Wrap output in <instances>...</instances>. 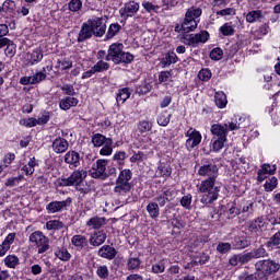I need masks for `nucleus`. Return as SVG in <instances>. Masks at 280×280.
Here are the masks:
<instances>
[{
  "label": "nucleus",
  "mask_w": 280,
  "mask_h": 280,
  "mask_svg": "<svg viewBox=\"0 0 280 280\" xmlns=\"http://www.w3.org/2000/svg\"><path fill=\"white\" fill-rule=\"evenodd\" d=\"M218 179H203L197 185L198 194H202L201 205H213L220 197V187L215 186Z\"/></svg>",
  "instance_id": "nucleus-1"
},
{
  "label": "nucleus",
  "mask_w": 280,
  "mask_h": 280,
  "mask_svg": "<svg viewBox=\"0 0 280 280\" xmlns=\"http://www.w3.org/2000/svg\"><path fill=\"white\" fill-rule=\"evenodd\" d=\"M105 60L114 62V65H130L135 60V56L124 51V44L115 43L108 48Z\"/></svg>",
  "instance_id": "nucleus-2"
},
{
  "label": "nucleus",
  "mask_w": 280,
  "mask_h": 280,
  "mask_svg": "<svg viewBox=\"0 0 280 280\" xmlns=\"http://www.w3.org/2000/svg\"><path fill=\"white\" fill-rule=\"evenodd\" d=\"M130 180H132V171L129 168L120 171L114 187L115 196L118 198H126V196L132 191V184Z\"/></svg>",
  "instance_id": "nucleus-3"
},
{
  "label": "nucleus",
  "mask_w": 280,
  "mask_h": 280,
  "mask_svg": "<svg viewBox=\"0 0 280 280\" xmlns=\"http://www.w3.org/2000/svg\"><path fill=\"white\" fill-rule=\"evenodd\" d=\"M202 16V9L191 7L187 10L185 14L184 22L182 23V30L185 34H189V32H194L198 27V19Z\"/></svg>",
  "instance_id": "nucleus-4"
},
{
  "label": "nucleus",
  "mask_w": 280,
  "mask_h": 280,
  "mask_svg": "<svg viewBox=\"0 0 280 280\" xmlns=\"http://www.w3.org/2000/svg\"><path fill=\"white\" fill-rule=\"evenodd\" d=\"M255 268L259 273L260 280H268V277H270V275H275V272H279L280 264L270 259L258 260L255 264Z\"/></svg>",
  "instance_id": "nucleus-5"
},
{
  "label": "nucleus",
  "mask_w": 280,
  "mask_h": 280,
  "mask_svg": "<svg viewBox=\"0 0 280 280\" xmlns=\"http://www.w3.org/2000/svg\"><path fill=\"white\" fill-rule=\"evenodd\" d=\"M28 242L37 248L38 255H43L49 250V237L45 236L42 231H35L28 236Z\"/></svg>",
  "instance_id": "nucleus-6"
},
{
  "label": "nucleus",
  "mask_w": 280,
  "mask_h": 280,
  "mask_svg": "<svg viewBox=\"0 0 280 280\" xmlns=\"http://www.w3.org/2000/svg\"><path fill=\"white\" fill-rule=\"evenodd\" d=\"M88 173L84 168L74 171L68 178H61L58 180L59 187H73L81 185L86 178Z\"/></svg>",
  "instance_id": "nucleus-7"
},
{
  "label": "nucleus",
  "mask_w": 280,
  "mask_h": 280,
  "mask_svg": "<svg viewBox=\"0 0 280 280\" xmlns=\"http://www.w3.org/2000/svg\"><path fill=\"white\" fill-rule=\"evenodd\" d=\"M106 167H108V160L100 159L97 160L90 172L92 178H102V180H106L108 178V173L106 172Z\"/></svg>",
  "instance_id": "nucleus-8"
},
{
  "label": "nucleus",
  "mask_w": 280,
  "mask_h": 280,
  "mask_svg": "<svg viewBox=\"0 0 280 280\" xmlns=\"http://www.w3.org/2000/svg\"><path fill=\"white\" fill-rule=\"evenodd\" d=\"M72 203L73 199L71 197H68L62 201H51L46 206V211L49 214L62 213V211H67Z\"/></svg>",
  "instance_id": "nucleus-9"
},
{
  "label": "nucleus",
  "mask_w": 280,
  "mask_h": 280,
  "mask_svg": "<svg viewBox=\"0 0 280 280\" xmlns=\"http://www.w3.org/2000/svg\"><path fill=\"white\" fill-rule=\"evenodd\" d=\"M219 174L218 165L214 163L208 162L198 168V175L206 179H218Z\"/></svg>",
  "instance_id": "nucleus-10"
},
{
  "label": "nucleus",
  "mask_w": 280,
  "mask_h": 280,
  "mask_svg": "<svg viewBox=\"0 0 280 280\" xmlns=\"http://www.w3.org/2000/svg\"><path fill=\"white\" fill-rule=\"evenodd\" d=\"M209 40V32L203 31L197 34L184 35L183 43L190 47H196L198 43H207Z\"/></svg>",
  "instance_id": "nucleus-11"
},
{
  "label": "nucleus",
  "mask_w": 280,
  "mask_h": 280,
  "mask_svg": "<svg viewBox=\"0 0 280 280\" xmlns=\"http://www.w3.org/2000/svg\"><path fill=\"white\" fill-rule=\"evenodd\" d=\"M89 25L92 30L93 36L102 38L106 34V22L102 18H94L89 20Z\"/></svg>",
  "instance_id": "nucleus-12"
},
{
  "label": "nucleus",
  "mask_w": 280,
  "mask_h": 280,
  "mask_svg": "<svg viewBox=\"0 0 280 280\" xmlns=\"http://www.w3.org/2000/svg\"><path fill=\"white\" fill-rule=\"evenodd\" d=\"M185 137H187V140H186L187 150H194V148H196L197 145H200L202 141V135H200V131L194 128H189L185 133Z\"/></svg>",
  "instance_id": "nucleus-13"
},
{
  "label": "nucleus",
  "mask_w": 280,
  "mask_h": 280,
  "mask_svg": "<svg viewBox=\"0 0 280 280\" xmlns=\"http://www.w3.org/2000/svg\"><path fill=\"white\" fill-rule=\"evenodd\" d=\"M266 229H268V224L261 217H258L248 225V231L253 237H259V235H261Z\"/></svg>",
  "instance_id": "nucleus-14"
},
{
  "label": "nucleus",
  "mask_w": 280,
  "mask_h": 280,
  "mask_svg": "<svg viewBox=\"0 0 280 280\" xmlns=\"http://www.w3.org/2000/svg\"><path fill=\"white\" fill-rule=\"evenodd\" d=\"M137 12H139V2L136 1L126 2L124 8L119 9V14L125 21L135 16Z\"/></svg>",
  "instance_id": "nucleus-15"
},
{
  "label": "nucleus",
  "mask_w": 280,
  "mask_h": 280,
  "mask_svg": "<svg viewBox=\"0 0 280 280\" xmlns=\"http://www.w3.org/2000/svg\"><path fill=\"white\" fill-rule=\"evenodd\" d=\"M211 133L215 139H226L229 135V125L214 124L211 126Z\"/></svg>",
  "instance_id": "nucleus-16"
},
{
  "label": "nucleus",
  "mask_w": 280,
  "mask_h": 280,
  "mask_svg": "<svg viewBox=\"0 0 280 280\" xmlns=\"http://www.w3.org/2000/svg\"><path fill=\"white\" fill-rule=\"evenodd\" d=\"M93 37V31L91 28V24H89V20L84 22L81 26V30L78 35V43H84V40H89V38Z\"/></svg>",
  "instance_id": "nucleus-17"
},
{
  "label": "nucleus",
  "mask_w": 280,
  "mask_h": 280,
  "mask_svg": "<svg viewBox=\"0 0 280 280\" xmlns=\"http://www.w3.org/2000/svg\"><path fill=\"white\" fill-rule=\"evenodd\" d=\"M80 161H82V158L77 151H69L65 155V163L70 165V167H80Z\"/></svg>",
  "instance_id": "nucleus-18"
},
{
  "label": "nucleus",
  "mask_w": 280,
  "mask_h": 280,
  "mask_svg": "<svg viewBox=\"0 0 280 280\" xmlns=\"http://www.w3.org/2000/svg\"><path fill=\"white\" fill-rule=\"evenodd\" d=\"M54 253L60 261H69L71 259V253L62 245H60V241L57 242V245L54 246Z\"/></svg>",
  "instance_id": "nucleus-19"
},
{
  "label": "nucleus",
  "mask_w": 280,
  "mask_h": 280,
  "mask_svg": "<svg viewBox=\"0 0 280 280\" xmlns=\"http://www.w3.org/2000/svg\"><path fill=\"white\" fill-rule=\"evenodd\" d=\"M52 150L56 154H62L69 150V141L65 138H57L52 141Z\"/></svg>",
  "instance_id": "nucleus-20"
},
{
  "label": "nucleus",
  "mask_w": 280,
  "mask_h": 280,
  "mask_svg": "<svg viewBox=\"0 0 280 280\" xmlns=\"http://www.w3.org/2000/svg\"><path fill=\"white\" fill-rule=\"evenodd\" d=\"M27 66L33 67V65H38L43 60V50L40 48H36L32 52L26 54Z\"/></svg>",
  "instance_id": "nucleus-21"
},
{
  "label": "nucleus",
  "mask_w": 280,
  "mask_h": 280,
  "mask_svg": "<svg viewBox=\"0 0 280 280\" xmlns=\"http://www.w3.org/2000/svg\"><path fill=\"white\" fill-rule=\"evenodd\" d=\"M275 172H277V166L276 165H270V164H264L261 166V170L258 171V176H257V180L259 183H264L265 178H268V174L272 175L275 174Z\"/></svg>",
  "instance_id": "nucleus-22"
},
{
  "label": "nucleus",
  "mask_w": 280,
  "mask_h": 280,
  "mask_svg": "<svg viewBox=\"0 0 280 280\" xmlns=\"http://www.w3.org/2000/svg\"><path fill=\"white\" fill-rule=\"evenodd\" d=\"M98 256L103 257V259H115L117 249L110 245H104L98 249Z\"/></svg>",
  "instance_id": "nucleus-23"
},
{
  "label": "nucleus",
  "mask_w": 280,
  "mask_h": 280,
  "mask_svg": "<svg viewBox=\"0 0 280 280\" xmlns=\"http://www.w3.org/2000/svg\"><path fill=\"white\" fill-rule=\"evenodd\" d=\"M16 237L15 233H10L8 236L4 238L2 244H0V257H3L5 253L10 250V246L14 244V238Z\"/></svg>",
  "instance_id": "nucleus-24"
},
{
  "label": "nucleus",
  "mask_w": 280,
  "mask_h": 280,
  "mask_svg": "<svg viewBox=\"0 0 280 280\" xmlns=\"http://www.w3.org/2000/svg\"><path fill=\"white\" fill-rule=\"evenodd\" d=\"M106 233L104 231H98L95 232L91 237H90V244L91 246H102L104 242H106Z\"/></svg>",
  "instance_id": "nucleus-25"
},
{
  "label": "nucleus",
  "mask_w": 280,
  "mask_h": 280,
  "mask_svg": "<svg viewBox=\"0 0 280 280\" xmlns=\"http://www.w3.org/2000/svg\"><path fill=\"white\" fill-rule=\"evenodd\" d=\"M106 224V218L104 217H93L90 220L86 221V226H90L91 229H102Z\"/></svg>",
  "instance_id": "nucleus-26"
},
{
  "label": "nucleus",
  "mask_w": 280,
  "mask_h": 280,
  "mask_svg": "<svg viewBox=\"0 0 280 280\" xmlns=\"http://www.w3.org/2000/svg\"><path fill=\"white\" fill-rule=\"evenodd\" d=\"M262 18H264V12L261 10L249 11L246 14V22L247 23H257V22L261 21Z\"/></svg>",
  "instance_id": "nucleus-27"
},
{
  "label": "nucleus",
  "mask_w": 280,
  "mask_h": 280,
  "mask_svg": "<svg viewBox=\"0 0 280 280\" xmlns=\"http://www.w3.org/2000/svg\"><path fill=\"white\" fill-rule=\"evenodd\" d=\"M110 139L112 138H106V136L102 133H94L92 136V143L94 148H102V145L106 144Z\"/></svg>",
  "instance_id": "nucleus-28"
},
{
  "label": "nucleus",
  "mask_w": 280,
  "mask_h": 280,
  "mask_svg": "<svg viewBox=\"0 0 280 280\" xmlns=\"http://www.w3.org/2000/svg\"><path fill=\"white\" fill-rule=\"evenodd\" d=\"M59 106H60L61 110H69V108H71V106H78V98H75L73 96H68L60 101Z\"/></svg>",
  "instance_id": "nucleus-29"
},
{
  "label": "nucleus",
  "mask_w": 280,
  "mask_h": 280,
  "mask_svg": "<svg viewBox=\"0 0 280 280\" xmlns=\"http://www.w3.org/2000/svg\"><path fill=\"white\" fill-rule=\"evenodd\" d=\"M71 243L75 248H84L89 244V240H86V236L78 234L72 236Z\"/></svg>",
  "instance_id": "nucleus-30"
},
{
  "label": "nucleus",
  "mask_w": 280,
  "mask_h": 280,
  "mask_svg": "<svg viewBox=\"0 0 280 280\" xmlns=\"http://www.w3.org/2000/svg\"><path fill=\"white\" fill-rule=\"evenodd\" d=\"M129 98H130V89L122 88V89L118 90V93L116 95L117 104H124Z\"/></svg>",
  "instance_id": "nucleus-31"
},
{
  "label": "nucleus",
  "mask_w": 280,
  "mask_h": 280,
  "mask_svg": "<svg viewBox=\"0 0 280 280\" xmlns=\"http://www.w3.org/2000/svg\"><path fill=\"white\" fill-rule=\"evenodd\" d=\"M147 211H148L150 218H152V220H156V218H159V215H161V210L159 208V203H156V202H150L147 206Z\"/></svg>",
  "instance_id": "nucleus-32"
},
{
  "label": "nucleus",
  "mask_w": 280,
  "mask_h": 280,
  "mask_svg": "<svg viewBox=\"0 0 280 280\" xmlns=\"http://www.w3.org/2000/svg\"><path fill=\"white\" fill-rule=\"evenodd\" d=\"M15 10H16V3L12 0H7L3 2L0 9V12H4L5 14H10V16H12Z\"/></svg>",
  "instance_id": "nucleus-33"
},
{
  "label": "nucleus",
  "mask_w": 280,
  "mask_h": 280,
  "mask_svg": "<svg viewBox=\"0 0 280 280\" xmlns=\"http://www.w3.org/2000/svg\"><path fill=\"white\" fill-rule=\"evenodd\" d=\"M266 246L271 250H273V248H280V232H276L273 235H271L266 243Z\"/></svg>",
  "instance_id": "nucleus-34"
},
{
  "label": "nucleus",
  "mask_w": 280,
  "mask_h": 280,
  "mask_svg": "<svg viewBox=\"0 0 280 280\" xmlns=\"http://www.w3.org/2000/svg\"><path fill=\"white\" fill-rule=\"evenodd\" d=\"M214 102L218 108H225L226 104H229V101L226 100V94H224V92H217L214 94Z\"/></svg>",
  "instance_id": "nucleus-35"
},
{
  "label": "nucleus",
  "mask_w": 280,
  "mask_h": 280,
  "mask_svg": "<svg viewBox=\"0 0 280 280\" xmlns=\"http://www.w3.org/2000/svg\"><path fill=\"white\" fill-rule=\"evenodd\" d=\"M139 268H141V259L138 257H130L127 260V270H129V272H135V270H139Z\"/></svg>",
  "instance_id": "nucleus-36"
},
{
  "label": "nucleus",
  "mask_w": 280,
  "mask_h": 280,
  "mask_svg": "<svg viewBox=\"0 0 280 280\" xmlns=\"http://www.w3.org/2000/svg\"><path fill=\"white\" fill-rule=\"evenodd\" d=\"M119 32H121V25L119 23L110 24L106 33V39L110 40V38H115V35L119 34Z\"/></svg>",
  "instance_id": "nucleus-37"
},
{
  "label": "nucleus",
  "mask_w": 280,
  "mask_h": 280,
  "mask_svg": "<svg viewBox=\"0 0 280 280\" xmlns=\"http://www.w3.org/2000/svg\"><path fill=\"white\" fill-rule=\"evenodd\" d=\"M178 62V56H176L175 52H168L165 55V57L162 59V65L164 67H170V65H174Z\"/></svg>",
  "instance_id": "nucleus-38"
},
{
  "label": "nucleus",
  "mask_w": 280,
  "mask_h": 280,
  "mask_svg": "<svg viewBox=\"0 0 280 280\" xmlns=\"http://www.w3.org/2000/svg\"><path fill=\"white\" fill-rule=\"evenodd\" d=\"M65 228V223L59 220H50L46 223V229L48 231H60V229Z\"/></svg>",
  "instance_id": "nucleus-39"
},
{
  "label": "nucleus",
  "mask_w": 280,
  "mask_h": 280,
  "mask_svg": "<svg viewBox=\"0 0 280 280\" xmlns=\"http://www.w3.org/2000/svg\"><path fill=\"white\" fill-rule=\"evenodd\" d=\"M92 69L94 70V73H102L104 71H108V69H110V65L106 61L100 60L92 67Z\"/></svg>",
  "instance_id": "nucleus-40"
},
{
  "label": "nucleus",
  "mask_w": 280,
  "mask_h": 280,
  "mask_svg": "<svg viewBox=\"0 0 280 280\" xmlns=\"http://www.w3.org/2000/svg\"><path fill=\"white\" fill-rule=\"evenodd\" d=\"M101 156H110L113 154V139L107 140L106 144L100 150Z\"/></svg>",
  "instance_id": "nucleus-41"
},
{
  "label": "nucleus",
  "mask_w": 280,
  "mask_h": 280,
  "mask_svg": "<svg viewBox=\"0 0 280 280\" xmlns=\"http://www.w3.org/2000/svg\"><path fill=\"white\" fill-rule=\"evenodd\" d=\"M4 266L7 268H16L19 266V257L15 255H9L4 258Z\"/></svg>",
  "instance_id": "nucleus-42"
},
{
  "label": "nucleus",
  "mask_w": 280,
  "mask_h": 280,
  "mask_svg": "<svg viewBox=\"0 0 280 280\" xmlns=\"http://www.w3.org/2000/svg\"><path fill=\"white\" fill-rule=\"evenodd\" d=\"M224 143H226V139L213 137V139H212L213 152H220V150H222V148H224Z\"/></svg>",
  "instance_id": "nucleus-43"
},
{
  "label": "nucleus",
  "mask_w": 280,
  "mask_h": 280,
  "mask_svg": "<svg viewBox=\"0 0 280 280\" xmlns=\"http://www.w3.org/2000/svg\"><path fill=\"white\" fill-rule=\"evenodd\" d=\"M249 253L252 255V259H260V257H267L268 256V252H266V248H264V246H260L256 249H253Z\"/></svg>",
  "instance_id": "nucleus-44"
},
{
  "label": "nucleus",
  "mask_w": 280,
  "mask_h": 280,
  "mask_svg": "<svg viewBox=\"0 0 280 280\" xmlns=\"http://www.w3.org/2000/svg\"><path fill=\"white\" fill-rule=\"evenodd\" d=\"M220 32L223 36H233V34H235V28H233L232 23H225L220 27Z\"/></svg>",
  "instance_id": "nucleus-45"
},
{
  "label": "nucleus",
  "mask_w": 280,
  "mask_h": 280,
  "mask_svg": "<svg viewBox=\"0 0 280 280\" xmlns=\"http://www.w3.org/2000/svg\"><path fill=\"white\" fill-rule=\"evenodd\" d=\"M138 130L141 135H145V132H150L152 130V122L149 120H141L138 125Z\"/></svg>",
  "instance_id": "nucleus-46"
},
{
  "label": "nucleus",
  "mask_w": 280,
  "mask_h": 280,
  "mask_svg": "<svg viewBox=\"0 0 280 280\" xmlns=\"http://www.w3.org/2000/svg\"><path fill=\"white\" fill-rule=\"evenodd\" d=\"M71 67H73V61H71L70 59L57 61V69H59L60 71H67V69H71Z\"/></svg>",
  "instance_id": "nucleus-47"
},
{
  "label": "nucleus",
  "mask_w": 280,
  "mask_h": 280,
  "mask_svg": "<svg viewBox=\"0 0 280 280\" xmlns=\"http://www.w3.org/2000/svg\"><path fill=\"white\" fill-rule=\"evenodd\" d=\"M4 54L8 58H14V56H16V44H14V42H10L7 45V48L4 50Z\"/></svg>",
  "instance_id": "nucleus-48"
},
{
  "label": "nucleus",
  "mask_w": 280,
  "mask_h": 280,
  "mask_svg": "<svg viewBox=\"0 0 280 280\" xmlns=\"http://www.w3.org/2000/svg\"><path fill=\"white\" fill-rule=\"evenodd\" d=\"M68 5L70 12H80L82 10V0H71Z\"/></svg>",
  "instance_id": "nucleus-49"
},
{
  "label": "nucleus",
  "mask_w": 280,
  "mask_h": 280,
  "mask_svg": "<svg viewBox=\"0 0 280 280\" xmlns=\"http://www.w3.org/2000/svg\"><path fill=\"white\" fill-rule=\"evenodd\" d=\"M277 185H278V179H277V177H271L270 179H268V180L265 183V190H266V191H272L273 189L277 188Z\"/></svg>",
  "instance_id": "nucleus-50"
},
{
  "label": "nucleus",
  "mask_w": 280,
  "mask_h": 280,
  "mask_svg": "<svg viewBox=\"0 0 280 280\" xmlns=\"http://www.w3.org/2000/svg\"><path fill=\"white\" fill-rule=\"evenodd\" d=\"M159 176H164V178H167L172 176V168L170 166L161 165L158 168Z\"/></svg>",
  "instance_id": "nucleus-51"
},
{
  "label": "nucleus",
  "mask_w": 280,
  "mask_h": 280,
  "mask_svg": "<svg viewBox=\"0 0 280 280\" xmlns=\"http://www.w3.org/2000/svg\"><path fill=\"white\" fill-rule=\"evenodd\" d=\"M152 272L154 275H161L162 272H165V262L163 261L155 262L152 266Z\"/></svg>",
  "instance_id": "nucleus-52"
},
{
  "label": "nucleus",
  "mask_w": 280,
  "mask_h": 280,
  "mask_svg": "<svg viewBox=\"0 0 280 280\" xmlns=\"http://www.w3.org/2000/svg\"><path fill=\"white\" fill-rule=\"evenodd\" d=\"M20 125L26 128H34V126H38V121L36 118L21 119Z\"/></svg>",
  "instance_id": "nucleus-53"
},
{
  "label": "nucleus",
  "mask_w": 280,
  "mask_h": 280,
  "mask_svg": "<svg viewBox=\"0 0 280 280\" xmlns=\"http://www.w3.org/2000/svg\"><path fill=\"white\" fill-rule=\"evenodd\" d=\"M222 56H224V51L221 48H214L210 52L211 60H222Z\"/></svg>",
  "instance_id": "nucleus-54"
},
{
  "label": "nucleus",
  "mask_w": 280,
  "mask_h": 280,
  "mask_svg": "<svg viewBox=\"0 0 280 280\" xmlns=\"http://www.w3.org/2000/svg\"><path fill=\"white\" fill-rule=\"evenodd\" d=\"M47 79V74L45 72H37L34 75H32V83L33 84H40L43 80Z\"/></svg>",
  "instance_id": "nucleus-55"
},
{
  "label": "nucleus",
  "mask_w": 280,
  "mask_h": 280,
  "mask_svg": "<svg viewBox=\"0 0 280 280\" xmlns=\"http://www.w3.org/2000/svg\"><path fill=\"white\" fill-rule=\"evenodd\" d=\"M218 253L221 255H226L229 250H231V244L230 243H219L217 246Z\"/></svg>",
  "instance_id": "nucleus-56"
},
{
  "label": "nucleus",
  "mask_w": 280,
  "mask_h": 280,
  "mask_svg": "<svg viewBox=\"0 0 280 280\" xmlns=\"http://www.w3.org/2000/svg\"><path fill=\"white\" fill-rule=\"evenodd\" d=\"M199 80H202V82H208V80H211V70L209 69H202L198 73Z\"/></svg>",
  "instance_id": "nucleus-57"
},
{
  "label": "nucleus",
  "mask_w": 280,
  "mask_h": 280,
  "mask_svg": "<svg viewBox=\"0 0 280 280\" xmlns=\"http://www.w3.org/2000/svg\"><path fill=\"white\" fill-rule=\"evenodd\" d=\"M96 275L97 277H100V279H106L109 275L108 267L106 266L97 267Z\"/></svg>",
  "instance_id": "nucleus-58"
},
{
  "label": "nucleus",
  "mask_w": 280,
  "mask_h": 280,
  "mask_svg": "<svg viewBox=\"0 0 280 280\" xmlns=\"http://www.w3.org/2000/svg\"><path fill=\"white\" fill-rule=\"evenodd\" d=\"M217 16H235V9L226 8V9L217 11Z\"/></svg>",
  "instance_id": "nucleus-59"
},
{
  "label": "nucleus",
  "mask_w": 280,
  "mask_h": 280,
  "mask_svg": "<svg viewBox=\"0 0 280 280\" xmlns=\"http://www.w3.org/2000/svg\"><path fill=\"white\" fill-rule=\"evenodd\" d=\"M152 85H150V83H142L137 88V93H139V95H147V93H150Z\"/></svg>",
  "instance_id": "nucleus-60"
},
{
  "label": "nucleus",
  "mask_w": 280,
  "mask_h": 280,
  "mask_svg": "<svg viewBox=\"0 0 280 280\" xmlns=\"http://www.w3.org/2000/svg\"><path fill=\"white\" fill-rule=\"evenodd\" d=\"M113 160L116 161L119 165H124V161H126V152L119 151L115 153Z\"/></svg>",
  "instance_id": "nucleus-61"
},
{
  "label": "nucleus",
  "mask_w": 280,
  "mask_h": 280,
  "mask_svg": "<svg viewBox=\"0 0 280 280\" xmlns=\"http://www.w3.org/2000/svg\"><path fill=\"white\" fill-rule=\"evenodd\" d=\"M142 8H144V10H147L148 12H159V5H154L152 4V2L149 1H143Z\"/></svg>",
  "instance_id": "nucleus-62"
},
{
  "label": "nucleus",
  "mask_w": 280,
  "mask_h": 280,
  "mask_svg": "<svg viewBox=\"0 0 280 280\" xmlns=\"http://www.w3.org/2000/svg\"><path fill=\"white\" fill-rule=\"evenodd\" d=\"M145 159V155L143 152L139 151L138 153H135L131 158H130V163H141V161H143Z\"/></svg>",
  "instance_id": "nucleus-63"
},
{
  "label": "nucleus",
  "mask_w": 280,
  "mask_h": 280,
  "mask_svg": "<svg viewBox=\"0 0 280 280\" xmlns=\"http://www.w3.org/2000/svg\"><path fill=\"white\" fill-rule=\"evenodd\" d=\"M19 183H21V176L11 177V178L7 179L4 185H5V187H16V185H19Z\"/></svg>",
  "instance_id": "nucleus-64"
}]
</instances>
